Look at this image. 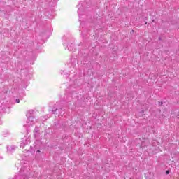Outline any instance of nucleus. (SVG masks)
I'll return each mask as SVG.
<instances>
[{
  "label": "nucleus",
  "instance_id": "f257e3e1",
  "mask_svg": "<svg viewBox=\"0 0 179 179\" xmlns=\"http://www.w3.org/2000/svg\"><path fill=\"white\" fill-rule=\"evenodd\" d=\"M35 122H37V120H36L32 115H29L27 118V124L24 125V127H33V124Z\"/></svg>",
  "mask_w": 179,
  "mask_h": 179
},
{
  "label": "nucleus",
  "instance_id": "f03ea898",
  "mask_svg": "<svg viewBox=\"0 0 179 179\" xmlns=\"http://www.w3.org/2000/svg\"><path fill=\"white\" fill-rule=\"evenodd\" d=\"M15 149H16V146L15 145H8L7 147V150L8 153H12V152H15Z\"/></svg>",
  "mask_w": 179,
  "mask_h": 179
},
{
  "label": "nucleus",
  "instance_id": "7ed1b4c3",
  "mask_svg": "<svg viewBox=\"0 0 179 179\" xmlns=\"http://www.w3.org/2000/svg\"><path fill=\"white\" fill-rule=\"evenodd\" d=\"M29 143V140H25V141H22L21 142V144H20V148H24L26 146V145H27Z\"/></svg>",
  "mask_w": 179,
  "mask_h": 179
},
{
  "label": "nucleus",
  "instance_id": "20e7f679",
  "mask_svg": "<svg viewBox=\"0 0 179 179\" xmlns=\"http://www.w3.org/2000/svg\"><path fill=\"white\" fill-rule=\"evenodd\" d=\"M55 111H59V115H61V117H62V115L64 114V113H62V109L52 110V113H54V114H55Z\"/></svg>",
  "mask_w": 179,
  "mask_h": 179
},
{
  "label": "nucleus",
  "instance_id": "39448f33",
  "mask_svg": "<svg viewBox=\"0 0 179 179\" xmlns=\"http://www.w3.org/2000/svg\"><path fill=\"white\" fill-rule=\"evenodd\" d=\"M33 114H34V110H31L28 111V113H27L28 117H29V115H33Z\"/></svg>",
  "mask_w": 179,
  "mask_h": 179
},
{
  "label": "nucleus",
  "instance_id": "423d86ee",
  "mask_svg": "<svg viewBox=\"0 0 179 179\" xmlns=\"http://www.w3.org/2000/svg\"><path fill=\"white\" fill-rule=\"evenodd\" d=\"M21 179H29V175L24 174L22 176Z\"/></svg>",
  "mask_w": 179,
  "mask_h": 179
},
{
  "label": "nucleus",
  "instance_id": "0eeeda50",
  "mask_svg": "<svg viewBox=\"0 0 179 179\" xmlns=\"http://www.w3.org/2000/svg\"><path fill=\"white\" fill-rule=\"evenodd\" d=\"M37 134H38V129L36 127L34 129V136H37Z\"/></svg>",
  "mask_w": 179,
  "mask_h": 179
},
{
  "label": "nucleus",
  "instance_id": "6e6552de",
  "mask_svg": "<svg viewBox=\"0 0 179 179\" xmlns=\"http://www.w3.org/2000/svg\"><path fill=\"white\" fill-rule=\"evenodd\" d=\"M68 50L69 51H73V48L71 45H68Z\"/></svg>",
  "mask_w": 179,
  "mask_h": 179
},
{
  "label": "nucleus",
  "instance_id": "1a4fd4ad",
  "mask_svg": "<svg viewBox=\"0 0 179 179\" xmlns=\"http://www.w3.org/2000/svg\"><path fill=\"white\" fill-rule=\"evenodd\" d=\"M15 103H20V99H16V100H15Z\"/></svg>",
  "mask_w": 179,
  "mask_h": 179
},
{
  "label": "nucleus",
  "instance_id": "9d476101",
  "mask_svg": "<svg viewBox=\"0 0 179 179\" xmlns=\"http://www.w3.org/2000/svg\"><path fill=\"white\" fill-rule=\"evenodd\" d=\"M22 171L24 172V169L23 168L20 169L21 173H22Z\"/></svg>",
  "mask_w": 179,
  "mask_h": 179
},
{
  "label": "nucleus",
  "instance_id": "9b49d317",
  "mask_svg": "<svg viewBox=\"0 0 179 179\" xmlns=\"http://www.w3.org/2000/svg\"><path fill=\"white\" fill-rule=\"evenodd\" d=\"M166 174H170V171H166Z\"/></svg>",
  "mask_w": 179,
  "mask_h": 179
},
{
  "label": "nucleus",
  "instance_id": "f8f14e48",
  "mask_svg": "<svg viewBox=\"0 0 179 179\" xmlns=\"http://www.w3.org/2000/svg\"><path fill=\"white\" fill-rule=\"evenodd\" d=\"M3 159V157H0V159Z\"/></svg>",
  "mask_w": 179,
  "mask_h": 179
},
{
  "label": "nucleus",
  "instance_id": "ddd939ff",
  "mask_svg": "<svg viewBox=\"0 0 179 179\" xmlns=\"http://www.w3.org/2000/svg\"><path fill=\"white\" fill-rule=\"evenodd\" d=\"M163 104V102H160V105L162 106Z\"/></svg>",
  "mask_w": 179,
  "mask_h": 179
},
{
  "label": "nucleus",
  "instance_id": "4468645a",
  "mask_svg": "<svg viewBox=\"0 0 179 179\" xmlns=\"http://www.w3.org/2000/svg\"><path fill=\"white\" fill-rule=\"evenodd\" d=\"M159 40H162V38H159Z\"/></svg>",
  "mask_w": 179,
  "mask_h": 179
},
{
  "label": "nucleus",
  "instance_id": "2eb2a0df",
  "mask_svg": "<svg viewBox=\"0 0 179 179\" xmlns=\"http://www.w3.org/2000/svg\"><path fill=\"white\" fill-rule=\"evenodd\" d=\"M38 152H40L39 150H37Z\"/></svg>",
  "mask_w": 179,
  "mask_h": 179
},
{
  "label": "nucleus",
  "instance_id": "dca6fc26",
  "mask_svg": "<svg viewBox=\"0 0 179 179\" xmlns=\"http://www.w3.org/2000/svg\"><path fill=\"white\" fill-rule=\"evenodd\" d=\"M71 45H72V47H73V44H71Z\"/></svg>",
  "mask_w": 179,
  "mask_h": 179
},
{
  "label": "nucleus",
  "instance_id": "f3484780",
  "mask_svg": "<svg viewBox=\"0 0 179 179\" xmlns=\"http://www.w3.org/2000/svg\"><path fill=\"white\" fill-rule=\"evenodd\" d=\"M134 33V30L131 31Z\"/></svg>",
  "mask_w": 179,
  "mask_h": 179
}]
</instances>
